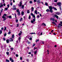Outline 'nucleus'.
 Here are the masks:
<instances>
[{
	"mask_svg": "<svg viewBox=\"0 0 62 62\" xmlns=\"http://www.w3.org/2000/svg\"><path fill=\"white\" fill-rule=\"evenodd\" d=\"M31 11H34V7H32L31 8Z\"/></svg>",
	"mask_w": 62,
	"mask_h": 62,
	"instance_id": "11",
	"label": "nucleus"
},
{
	"mask_svg": "<svg viewBox=\"0 0 62 62\" xmlns=\"http://www.w3.org/2000/svg\"><path fill=\"white\" fill-rule=\"evenodd\" d=\"M4 31H6V29H7V28L6 27H4Z\"/></svg>",
	"mask_w": 62,
	"mask_h": 62,
	"instance_id": "33",
	"label": "nucleus"
},
{
	"mask_svg": "<svg viewBox=\"0 0 62 62\" xmlns=\"http://www.w3.org/2000/svg\"><path fill=\"white\" fill-rule=\"evenodd\" d=\"M59 8L60 9V10H61V6H59Z\"/></svg>",
	"mask_w": 62,
	"mask_h": 62,
	"instance_id": "61",
	"label": "nucleus"
},
{
	"mask_svg": "<svg viewBox=\"0 0 62 62\" xmlns=\"http://www.w3.org/2000/svg\"><path fill=\"white\" fill-rule=\"evenodd\" d=\"M30 34H31V35H32V34H35V35H36V33H35L34 32H32L30 33Z\"/></svg>",
	"mask_w": 62,
	"mask_h": 62,
	"instance_id": "14",
	"label": "nucleus"
},
{
	"mask_svg": "<svg viewBox=\"0 0 62 62\" xmlns=\"http://www.w3.org/2000/svg\"><path fill=\"white\" fill-rule=\"evenodd\" d=\"M2 33V30H0V34H1Z\"/></svg>",
	"mask_w": 62,
	"mask_h": 62,
	"instance_id": "31",
	"label": "nucleus"
},
{
	"mask_svg": "<svg viewBox=\"0 0 62 62\" xmlns=\"http://www.w3.org/2000/svg\"><path fill=\"white\" fill-rule=\"evenodd\" d=\"M20 59L21 60H22L23 59V58H22V57H20Z\"/></svg>",
	"mask_w": 62,
	"mask_h": 62,
	"instance_id": "44",
	"label": "nucleus"
},
{
	"mask_svg": "<svg viewBox=\"0 0 62 62\" xmlns=\"http://www.w3.org/2000/svg\"><path fill=\"white\" fill-rule=\"evenodd\" d=\"M18 35L19 36H20L21 35V33H19L18 34Z\"/></svg>",
	"mask_w": 62,
	"mask_h": 62,
	"instance_id": "46",
	"label": "nucleus"
},
{
	"mask_svg": "<svg viewBox=\"0 0 62 62\" xmlns=\"http://www.w3.org/2000/svg\"><path fill=\"white\" fill-rule=\"evenodd\" d=\"M7 7L8 8H9V4L7 5Z\"/></svg>",
	"mask_w": 62,
	"mask_h": 62,
	"instance_id": "50",
	"label": "nucleus"
},
{
	"mask_svg": "<svg viewBox=\"0 0 62 62\" xmlns=\"http://www.w3.org/2000/svg\"><path fill=\"white\" fill-rule=\"evenodd\" d=\"M35 45L36 44H33L32 45V46H33V47H34V46H35Z\"/></svg>",
	"mask_w": 62,
	"mask_h": 62,
	"instance_id": "51",
	"label": "nucleus"
},
{
	"mask_svg": "<svg viewBox=\"0 0 62 62\" xmlns=\"http://www.w3.org/2000/svg\"><path fill=\"white\" fill-rule=\"evenodd\" d=\"M52 23L53 24H55V25H56V24H55V23L53 22H52Z\"/></svg>",
	"mask_w": 62,
	"mask_h": 62,
	"instance_id": "34",
	"label": "nucleus"
},
{
	"mask_svg": "<svg viewBox=\"0 0 62 62\" xmlns=\"http://www.w3.org/2000/svg\"><path fill=\"white\" fill-rule=\"evenodd\" d=\"M34 13L36 14H38V12L37 11V10H35L34 11Z\"/></svg>",
	"mask_w": 62,
	"mask_h": 62,
	"instance_id": "8",
	"label": "nucleus"
},
{
	"mask_svg": "<svg viewBox=\"0 0 62 62\" xmlns=\"http://www.w3.org/2000/svg\"><path fill=\"white\" fill-rule=\"evenodd\" d=\"M30 4H32V1H30Z\"/></svg>",
	"mask_w": 62,
	"mask_h": 62,
	"instance_id": "38",
	"label": "nucleus"
},
{
	"mask_svg": "<svg viewBox=\"0 0 62 62\" xmlns=\"http://www.w3.org/2000/svg\"><path fill=\"white\" fill-rule=\"evenodd\" d=\"M14 34H13V35L12 36V38L13 39L14 38Z\"/></svg>",
	"mask_w": 62,
	"mask_h": 62,
	"instance_id": "24",
	"label": "nucleus"
},
{
	"mask_svg": "<svg viewBox=\"0 0 62 62\" xmlns=\"http://www.w3.org/2000/svg\"><path fill=\"white\" fill-rule=\"evenodd\" d=\"M13 10H16V9H17V8L16 7L14 8H13Z\"/></svg>",
	"mask_w": 62,
	"mask_h": 62,
	"instance_id": "26",
	"label": "nucleus"
},
{
	"mask_svg": "<svg viewBox=\"0 0 62 62\" xmlns=\"http://www.w3.org/2000/svg\"><path fill=\"white\" fill-rule=\"evenodd\" d=\"M3 39L4 41H5V40H6V39H5V38H3Z\"/></svg>",
	"mask_w": 62,
	"mask_h": 62,
	"instance_id": "54",
	"label": "nucleus"
},
{
	"mask_svg": "<svg viewBox=\"0 0 62 62\" xmlns=\"http://www.w3.org/2000/svg\"><path fill=\"white\" fill-rule=\"evenodd\" d=\"M16 12L18 13L20 12V11H19V9H17L16 10Z\"/></svg>",
	"mask_w": 62,
	"mask_h": 62,
	"instance_id": "29",
	"label": "nucleus"
},
{
	"mask_svg": "<svg viewBox=\"0 0 62 62\" xmlns=\"http://www.w3.org/2000/svg\"><path fill=\"white\" fill-rule=\"evenodd\" d=\"M59 25H60V26H62V25L61 24L59 23Z\"/></svg>",
	"mask_w": 62,
	"mask_h": 62,
	"instance_id": "39",
	"label": "nucleus"
},
{
	"mask_svg": "<svg viewBox=\"0 0 62 62\" xmlns=\"http://www.w3.org/2000/svg\"><path fill=\"white\" fill-rule=\"evenodd\" d=\"M8 34L9 35V34H11V32L9 31Z\"/></svg>",
	"mask_w": 62,
	"mask_h": 62,
	"instance_id": "47",
	"label": "nucleus"
},
{
	"mask_svg": "<svg viewBox=\"0 0 62 62\" xmlns=\"http://www.w3.org/2000/svg\"><path fill=\"white\" fill-rule=\"evenodd\" d=\"M24 5H22V6L21 8L22 9H23L24 8Z\"/></svg>",
	"mask_w": 62,
	"mask_h": 62,
	"instance_id": "12",
	"label": "nucleus"
},
{
	"mask_svg": "<svg viewBox=\"0 0 62 62\" xmlns=\"http://www.w3.org/2000/svg\"><path fill=\"white\" fill-rule=\"evenodd\" d=\"M54 17H56V18H57V19H58V16H57V15H55L54 16Z\"/></svg>",
	"mask_w": 62,
	"mask_h": 62,
	"instance_id": "5",
	"label": "nucleus"
},
{
	"mask_svg": "<svg viewBox=\"0 0 62 62\" xmlns=\"http://www.w3.org/2000/svg\"><path fill=\"white\" fill-rule=\"evenodd\" d=\"M19 4H20L18 6L19 7H21L22 6V1H21L19 3Z\"/></svg>",
	"mask_w": 62,
	"mask_h": 62,
	"instance_id": "4",
	"label": "nucleus"
},
{
	"mask_svg": "<svg viewBox=\"0 0 62 62\" xmlns=\"http://www.w3.org/2000/svg\"><path fill=\"white\" fill-rule=\"evenodd\" d=\"M28 44H30V42L29 41H28Z\"/></svg>",
	"mask_w": 62,
	"mask_h": 62,
	"instance_id": "52",
	"label": "nucleus"
},
{
	"mask_svg": "<svg viewBox=\"0 0 62 62\" xmlns=\"http://www.w3.org/2000/svg\"><path fill=\"white\" fill-rule=\"evenodd\" d=\"M6 15H7L6 14H4L3 16L2 17V18L3 19V21H5L7 19L6 17H5Z\"/></svg>",
	"mask_w": 62,
	"mask_h": 62,
	"instance_id": "1",
	"label": "nucleus"
},
{
	"mask_svg": "<svg viewBox=\"0 0 62 62\" xmlns=\"http://www.w3.org/2000/svg\"><path fill=\"white\" fill-rule=\"evenodd\" d=\"M17 15L18 16H20V12H18V13L17 14Z\"/></svg>",
	"mask_w": 62,
	"mask_h": 62,
	"instance_id": "28",
	"label": "nucleus"
},
{
	"mask_svg": "<svg viewBox=\"0 0 62 62\" xmlns=\"http://www.w3.org/2000/svg\"><path fill=\"white\" fill-rule=\"evenodd\" d=\"M31 23H34V22L32 20L31 21Z\"/></svg>",
	"mask_w": 62,
	"mask_h": 62,
	"instance_id": "36",
	"label": "nucleus"
},
{
	"mask_svg": "<svg viewBox=\"0 0 62 62\" xmlns=\"http://www.w3.org/2000/svg\"><path fill=\"white\" fill-rule=\"evenodd\" d=\"M46 12H48V11H49V9H46Z\"/></svg>",
	"mask_w": 62,
	"mask_h": 62,
	"instance_id": "27",
	"label": "nucleus"
},
{
	"mask_svg": "<svg viewBox=\"0 0 62 62\" xmlns=\"http://www.w3.org/2000/svg\"><path fill=\"white\" fill-rule=\"evenodd\" d=\"M16 23H18V20L17 19L16 20Z\"/></svg>",
	"mask_w": 62,
	"mask_h": 62,
	"instance_id": "55",
	"label": "nucleus"
},
{
	"mask_svg": "<svg viewBox=\"0 0 62 62\" xmlns=\"http://www.w3.org/2000/svg\"><path fill=\"white\" fill-rule=\"evenodd\" d=\"M29 19H31V16H29Z\"/></svg>",
	"mask_w": 62,
	"mask_h": 62,
	"instance_id": "45",
	"label": "nucleus"
},
{
	"mask_svg": "<svg viewBox=\"0 0 62 62\" xmlns=\"http://www.w3.org/2000/svg\"><path fill=\"white\" fill-rule=\"evenodd\" d=\"M18 56H19V55H18L17 54H16V57H18Z\"/></svg>",
	"mask_w": 62,
	"mask_h": 62,
	"instance_id": "58",
	"label": "nucleus"
},
{
	"mask_svg": "<svg viewBox=\"0 0 62 62\" xmlns=\"http://www.w3.org/2000/svg\"><path fill=\"white\" fill-rule=\"evenodd\" d=\"M34 15V14H33V13H31V16H33V15Z\"/></svg>",
	"mask_w": 62,
	"mask_h": 62,
	"instance_id": "63",
	"label": "nucleus"
},
{
	"mask_svg": "<svg viewBox=\"0 0 62 62\" xmlns=\"http://www.w3.org/2000/svg\"><path fill=\"white\" fill-rule=\"evenodd\" d=\"M42 25H43L44 26H46V24H45L44 23H42Z\"/></svg>",
	"mask_w": 62,
	"mask_h": 62,
	"instance_id": "19",
	"label": "nucleus"
},
{
	"mask_svg": "<svg viewBox=\"0 0 62 62\" xmlns=\"http://www.w3.org/2000/svg\"><path fill=\"white\" fill-rule=\"evenodd\" d=\"M10 49H11V50L12 51V50H13V48L12 47L10 48Z\"/></svg>",
	"mask_w": 62,
	"mask_h": 62,
	"instance_id": "48",
	"label": "nucleus"
},
{
	"mask_svg": "<svg viewBox=\"0 0 62 62\" xmlns=\"http://www.w3.org/2000/svg\"><path fill=\"white\" fill-rule=\"evenodd\" d=\"M6 54H7V55H9V52H6Z\"/></svg>",
	"mask_w": 62,
	"mask_h": 62,
	"instance_id": "23",
	"label": "nucleus"
},
{
	"mask_svg": "<svg viewBox=\"0 0 62 62\" xmlns=\"http://www.w3.org/2000/svg\"><path fill=\"white\" fill-rule=\"evenodd\" d=\"M9 41L10 42L13 41V39L12 38H10L9 39Z\"/></svg>",
	"mask_w": 62,
	"mask_h": 62,
	"instance_id": "6",
	"label": "nucleus"
},
{
	"mask_svg": "<svg viewBox=\"0 0 62 62\" xmlns=\"http://www.w3.org/2000/svg\"><path fill=\"white\" fill-rule=\"evenodd\" d=\"M33 21H34V22H35L36 21V19L35 18H34L33 19Z\"/></svg>",
	"mask_w": 62,
	"mask_h": 62,
	"instance_id": "35",
	"label": "nucleus"
},
{
	"mask_svg": "<svg viewBox=\"0 0 62 62\" xmlns=\"http://www.w3.org/2000/svg\"><path fill=\"white\" fill-rule=\"evenodd\" d=\"M27 61L28 62H29V59H27Z\"/></svg>",
	"mask_w": 62,
	"mask_h": 62,
	"instance_id": "60",
	"label": "nucleus"
},
{
	"mask_svg": "<svg viewBox=\"0 0 62 62\" xmlns=\"http://www.w3.org/2000/svg\"><path fill=\"white\" fill-rule=\"evenodd\" d=\"M39 41V39L37 40H36V42H37V41Z\"/></svg>",
	"mask_w": 62,
	"mask_h": 62,
	"instance_id": "57",
	"label": "nucleus"
},
{
	"mask_svg": "<svg viewBox=\"0 0 62 62\" xmlns=\"http://www.w3.org/2000/svg\"><path fill=\"white\" fill-rule=\"evenodd\" d=\"M9 60L10 61H12L13 60V59H12V58H10L9 59Z\"/></svg>",
	"mask_w": 62,
	"mask_h": 62,
	"instance_id": "21",
	"label": "nucleus"
},
{
	"mask_svg": "<svg viewBox=\"0 0 62 62\" xmlns=\"http://www.w3.org/2000/svg\"><path fill=\"white\" fill-rule=\"evenodd\" d=\"M45 4L46 6H48V3H45Z\"/></svg>",
	"mask_w": 62,
	"mask_h": 62,
	"instance_id": "43",
	"label": "nucleus"
},
{
	"mask_svg": "<svg viewBox=\"0 0 62 62\" xmlns=\"http://www.w3.org/2000/svg\"><path fill=\"white\" fill-rule=\"evenodd\" d=\"M6 41L7 43H9V40H8V39H7V40H6Z\"/></svg>",
	"mask_w": 62,
	"mask_h": 62,
	"instance_id": "25",
	"label": "nucleus"
},
{
	"mask_svg": "<svg viewBox=\"0 0 62 62\" xmlns=\"http://www.w3.org/2000/svg\"><path fill=\"white\" fill-rule=\"evenodd\" d=\"M27 13H30V11L29 10H27Z\"/></svg>",
	"mask_w": 62,
	"mask_h": 62,
	"instance_id": "15",
	"label": "nucleus"
},
{
	"mask_svg": "<svg viewBox=\"0 0 62 62\" xmlns=\"http://www.w3.org/2000/svg\"><path fill=\"white\" fill-rule=\"evenodd\" d=\"M32 16L34 18H35V15H34Z\"/></svg>",
	"mask_w": 62,
	"mask_h": 62,
	"instance_id": "53",
	"label": "nucleus"
},
{
	"mask_svg": "<svg viewBox=\"0 0 62 62\" xmlns=\"http://www.w3.org/2000/svg\"><path fill=\"white\" fill-rule=\"evenodd\" d=\"M6 62H9V60H8V59H6Z\"/></svg>",
	"mask_w": 62,
	"mask_h": 62,
	"instance_id": "32",
	"label": "nucleus"
},
{
	"mask_svg": "<svg viewBox=\"0 0 62 62\" xmlns=\"http://www.w3.org/2000/svg\"><path fill=\"white\" fill-rule=\"evenodd\" d=\"M37 2H38V3H40V0H38L37 1Z\"/></svg>",
	"mask_w": 62,
	"mask_h": 62,
	"instance_id": "18",
	"label": "nucleus"
},
{
	"mask_svg": "<svg viewBox=\"0 0 62 62\" xmlns=\"http://www.w3.org/2000/svg\"><path fill=\"white\" fill-rule=\"evenodd\" d=\"M57 4L58 6H59V7H60V6H61L62 4L61 3V2H59L57 3Z\"/></svg>",
	"mask_w": 62,
	"mask_h": 62,
	"instance_id": "3",
	"label": "nucleus"
},
{
	"mask_svg": "<svg viewBox=\"0 0 62 62\" xmlns=\"http://www.w3.org/2000/svg\"><path fill=\"white\" fill-rule=\"evenodd\" d=\"M8 10V8H5L4 9L5 11L6 10V11H7V10Z\"/></svg>",
	"mask_w": 62,
	"mask_h": 62,
	"instance_id": "13",
	"label": "nucleus"
},
{
	"mask_svg": "<svg viewBox=\"0 0 62 62\" xmlns=\"http://www.w3.org/2000/svg\"><path fill=\"white\" fill-rule=\"evenodd\" d=\"M56 14H57V15H60V13L59 12H56Z\"/></svg>",
	"mask_w": 62,
	"mask_h": 62,
	"instance_id": "7",
	"label": "nucleus"
},
{
	"mask_svg": "<svg viewBox=\"0 0 62 62\" xmlns=\"http://www.w3.org/2000/svg\"><path fill=\"white\" fill-rule=\"evenodd\" d=\"M21 36H20L18 38V40L20 42V39H21Z\"/></svg>",
	"mask_w": 62,
	"mask_h": 62,
	"instance_id": "22",
	"label": "nucleus"
},
{
	"mask_svg": "<svg viewBox=\"0 0 62 62\" xmlns=\"http://www.w3.org/2000/svg\"><path fill=\"white\" fill-rule=\"evenodd\" d=\"M8 17L9 19H11L12 18V17L11 16H8Z\"/></svg>",
	"mask_w": 62,
	"mask_h": 62,
	"instance_id": "17",
	"label": "nucleus"
},
{
	"mask_svg": "<svg viewBox=\"0 0 62 62\" xmlns=\"http://www.w3.org/2000/svg\"><path fill=\"white\" fill-rule=\"evenodd\" d=\"M50 19L51 20H52V21H53L54 22L55 21V20H54V18H50Z\"/></svg>",
	"mask_w": 62,
	"mask_h": 62,
	"instance_id": "9",
	"label": "nucleus"
},
{
	"mask_svg": "<svg viewBox=\"0 0 62 62\" xmlns=\"http://www.w3.org/2000/svg\"><path fill=\"white\" fill-rule=\"evenodd\" d=\"M7 35V34L6 33H5L4 34V37H6V35Z\"/></svg>",
	"mask_w": 62,
	"mask_h": 62,
	"instance_id": "42",
	"label": "nucleus"
},
{
	"mask_svg": "<svg viewBox=\"0 0 62 62\" xmlns=\"http://www.w3.org/2000/svg\"><path fill=\"white\" fill-rule=\"evenodd\" d=\"M16 27H18V26H19V24H17V25H16Z\"/></svg>",
	"mask_w": 62,
	"mask_h": 62,
	"instance_id": "62",
	"label": "nucleus"
},
{
	"mask_svg": "<svg viewBox=\"0 0 62 62\" xmlns=\"http://www.w3.org/2000/svg\"><path fill=\"white\" fill-rule=\"evenodd\" d=\"M53 9H54L55 10H57V9L54 7H53Z\"/></svg>",
	"mask_w": 62,
	"mask_h": 62,
	"instance_id": "30",
	"label": "nucleus"
},
{
	"mask_svg": "<svg viewBox=\"0 0 62 62\" xmlns=\"http://www.w3.org/2000/svg\"><path fill=\"white\" fill-rule=\"evenodd\" d=\"M18 41H17L16 42V46H18Z\"/></svg>",
	"mask_w": 62,
	"mask_h": 62,
	"instance_id": "16",
	"label": "nucleus"
},
{
	"mask_svg": "<svg viewBox=\"0 0 62 62\" xmlns=\"http://www.w3.org/2000/svg\"><path fill=\"white\" fill-rule=\"evenodd\" d=\"M37 17L38 18H39V17L40 16L39 15H38L37 16Z\"/></svg>",
	"mask_w": 62,
	"mask_h": 62,
	"instance_id": "49",
	"label": "nucleus"
},
{
	"mask_svg": "<svg viewBox=\"0 0 62 62\" xmlns=\"http://www.w3.org/2000/svg\"><path fill=\"white\" fill-rule=\"evenodd\" d=\"M49 11L51 12V13H52L53 12V8L52 6H49Z\"/></svg>",
	"mask_w": 62,
	"mask_h": 62,
	"instance_id": "2",
	"label": "nucleus"
},
{
	"mask_svg": "<svg viewBox=\"0 0 62 62\" xmlns=\"http://www.w3.org/2000/svg\"><path fill=\"white\" fill-rule=\"evenodd\" d=\"M11 6H12V2H11L10 4Z\"/></svg>",
	"mask_w": 62,
	"mask_h": 62,
	"instance_id": "56",
	"label": "nucleus"
},
{
	"mask_svg": "<svg viewBox=\"0 0 62 62\" xmlns=\"http://www.w3.org/2000/svg\"><path fill=\"white\" fill-rule=\"evenodd\" d=\"M23 21V18L21 17L20 18V22H21Z\"/></svg>",
	"mask_w": 62,
	"mask_h": 62,
	"instance_id": "20",
	"label": "nucleus"
},
{
	"mask_svg": "<svg viewBox=\"0 0 62 62\" xmlns=\"http://www.w3.org/2000/svg\"><path fill=\"white\" fill-rule=\"evenodd\" d=\"M3 9H2L1 10V12H2V11H3Z\"/></svg>",
	"mask_w": 62,
	"mask_h": 62,
	"instance_id": "59",
	"label": "nucleus"
},
{
	"mask_svg": "<svg viewBox=\"0 0 62 62\" xmlns=\"http://www.w3.org/2000/svg\"><path fill=\"white\" fill-rule=\"evenodd\" d=\"M3 6V5H1L0 6V8L2 7Z\"/></svg>",
	"mask_w": 62,
	"mask_h": 62,
	"instance_id": "41",
	"label": "nucleus"
},
{
	"mask_svg": "<svg viewBox=\"0 0 62 62\" xmlns=\"http://www.w3.org/2000/svg\"><path fill=\"white\" fill-rule=\"evenodd\" d=\"M54 2H57V0H54Z\"/></svg>",
	"mask_w": 62,
	"mask_h": 62,
	"instance_id": "40",
	"label": "nucleus"
},
{
	"mask_svg": "<svg viewBox=\"0 0 62 62\" xmlns=\"http://www.w3.org/2000/svg\"><path fill=\"white\" fill-rule=\"evenodd\" d=\"M21 14L23 16V15H24V12H23V11H22L21 12Z\"/></svg>",
	"mask_w": 62,
	"mask_h": 62,
	"instance_id": "10",
	"label": "nucleus"
},
{
	"mask_svg": "<svg viewBox=\"0 0 62 62\" xmlns=\"http://www.w3.org/2000/svg\"><path fill=\"white\" fill-rule=\"evenodd\" d=\"M37 51H34V54H37Z\"/></svg>",
	"mask_w": 62,
	"mask_h": 62,
	"instance_id": "37",
	"label": "nucleus"
},
{
	"mask_svg": "<svg viewBox=\"0 0 62 62\" xmlns=\"http://www.w3.org/2000/svg\"><path fill=\"white\" fill-rule=\"evenodd\" d=\"M60 27H61V26H60V25H59V26H58V28H60Z\"/></svg>",
	"mask_w": 62,
	"mask_h": 62,
	"instance_id": "64",
	"label": "nucleus"
}]
</instances>
